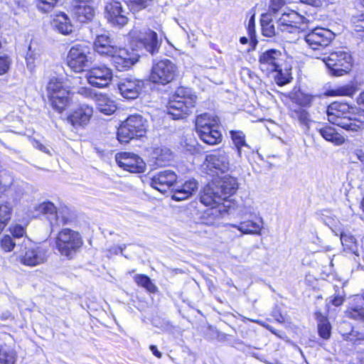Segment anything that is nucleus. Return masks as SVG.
Returning <instances> with one entry per match:
<instances>
[{
  "label": "nucleus",
  "mask_w": 364,
  "mask_h": 364,
  "mask_svg": "<svg viewBox=\"0 0 364 364\" xmlns=\"http://www.w3.org/2000/svg\"><path fill=\"white\" fill-rule=\"evenodd\" d=\"M315 318L317 321L318 335L323 339L328 340L331 334V326L328 318L319 311L315 313Z\"/></svg>",
  "instance_id": "473e14b6"
},
{
  "label": "nucleus",
  "mask_w": 364,
  "mask_h": 364,
  "mask_svg": "<svg viewBox=\"0 0 364 364\" xmlns=\"http://www.w3.org/2000/svg\"><path fill=\"white\" fill-rule=\"evenodd\" d=\"M150 350L152 352V353L156 356L157 358H161L162 354L157 349V347L156 346L151 345L149 347Z\"/></svg>",
  "instance_id": "0e129e2a"
},
{
  "label": "nucleus",
  "mask_w": 364,
  "mask_h": 364,
  "mask_svg": "<svg viewBox=\"0 0 364 364\" xmlns=\"http://www.w3.org/2000/svg\"><path fill=\"white\" fill-rule=\"evenodd\" d=\"M333 38L334 34L330 30L318 27L308 33L304 40L311 49L317 50L328 46Z\"/></svg>",
  "instance_id": "ddd939ff"
},
{
  "label": "nucleus",
  "mask_w": 364,
  "mask_h": 364,
  "mask_svg": "<svg viewBox=\"0 0 364 364\" xmlns=\"http://www.w3.org/2000/svg\"><path fill=\"white\" fill-rule=\"evenodd\" d=\"M345 314L348 318L364 322V307L361 306H350Z\"/></svg>",
  "instance_id": "a19ab883"
},
{
  "label": "nucleus",
  "mask_w": 364,
  "mask_h": 364,
  "mask_svg": "<svg viewBox=\"0 0 364 364\" xmlns=\"http://www.w3.org/2000/svg\"><path fill=\"white\" fill-rule=\"evenodd\" d=\"M357 159L364 164V151L362 150H357L355 153Z\"/></svg>",
  "instance_id": "338daca9"
},
{
  "label": "nucleus",
  "mask_w": 364,
  "mask_h": 364,
  "mask_svg": "<svg viewBox=\"0 0 364 364\" xmlns=\"http://www.w3.org/2000/svg\"><path fill=\"white\" fill-rule=\"evenodd\" d=\"M11 63V60L7 55L0 56V75L8 72Z\"/></svg>",
  "instance_id": "864d4df0"
},
{
  "label": "nucleus",
  "mask_w": 364,
  "mask_h": 364,
  "mask_svg": "<svg viewBox=\"0 0 364 364\" xmlns=\"http://www.w3.org/2000/svg\"><path fill=\"white\" fill-rule=\"evenodd\" d=\"M355 92V90L351 85H345L340 87L331 91V95L338 96H352Z\"/></svg>",
  "instance_id": "8fccbe9b"
},
{
  "label": "nucleus",
  "mask_w": 364,
  "mask_h": 364,
  "mask_svg": "<svg viewBox=\"0 0 364 364\" xmlns=\"http://www.w3.org/2000/svg\"><path fill=\"white\" fill-rule=\"evenodd\" d=\"M153 0H132L133 6H135L136 9H141L149 6Z\"/></svg>",
  "instance_id": "13d9d810"
},
{
  "label": "nucleus",
  "mask_w": 364,
  "mask_h": 364,
  "mask_svg": "<svg viewBox=\"0 0 364 364\" xmlns=\"http://www.w3.org/2000/svg\"><path fill=\"white\" fill-rule=\"evenodd\" d=\"M292 116L296 119L301 125L304 126L306 129H309L311 120L309 118V114L305 110L302 109L295 110Z\"/></svg>",
  "instance_id": "c03bdc74"
},
{
  "label": "nucleus",
  "mask_w": 364,
  "mask_h": 364,
  "mask_svg": "<svg viewBox=\"0 0 364 364\" xmlns=\"http://www.w3.org/2000/svg\"><path fill=\"white\" fill-rule=\"evenodd\" d=\"M177 180L176 173L170 170H165L155 175L151 182V186L161 193L166 192Z\"/></svg>",
  "instance_id": "4be33fe9"
},
{
  "label": "nucleus",
  "mask_w": 364,
  "mask_h": 364,
  "mask_svg": "<svg viewBox=\"0 0 364 364\" xmlns=\"http://www.w3.org/2000/svg\"><path fill=\"white\" fill-rule=\"evenodd\" d=\"M287 0H271L269 6V12H272L274 14L276 13L286 4Z\"/></svg>",
  "instance_id": "5fc2aeb1"
},
{
  "label": "nucleus",
  "mask_w": 364,
  "mask_h": 364,
  "mask_svg": "<svg viewBox=\"0 0 364 364\" xmlns=\"http://www.w3.org/2000/svg\"><path fill=\"white\" fill-rule=\"evenodd\" d=\"M218 127L219 126H214L209 127L208 130L198 132L200 139L209 145L219 144L222 140V134L218 130Z\"/></svg>",
  "instance_id": "2f4dec72"
},
{
  "label": "nucleus",
  "mask_w": 364,
  "mask_h": 364,
  "mask_svg": "<svg viewBox=\"0 0 364 364\" xmlns=\"http://www.w3.org/2000/svg\"><path fill=\"white\" fill-rule=\"evenodd\" d=\"M197 102V96L188 87H180L169 97L167 113L174 119H183L193 112Z\"/></svg>",
  "instance_id": "f03ea898"
},
{
  "label": "nucleus",
  "mask_w": 364,
  "mask_h": 364,
  "mask_svg": "<svg viewBox=\"0 0 364 364\" xmlns=\"http://www.w3.org/2000/svg\"><path fill=\"white\" fill-rule=\"evenodd\" d=\"M95 102L97 109L104 114L111 115L117 109L115 102L106 95L100 93L98 95H95Z\"/></svg>",
  "instance_id": "c85d7f7f"
},
{
  "label": "nucleus",
  "mask_w": 364,
  "mask_h": 364,
  "mask_svg": "<svg viewBox=\"0 0 364 364\" xmlns=\"http://www.w3.org/2000/svg\"><path fill=\"white\" fill-rule=\"evenodd\" d=\"M47 92L52 107L61 112L68 104V87L58 78L52 77L48 83Z\"/></svg>",
  "instance_id": "1a4fd4ad"
},
{
  "label": "nucleus",
  "mask_w": 364,
  "mask_h": 364,
  "mask_svg": "<svg viewBox=\"0 0 364 364\" xmlns=\"http://www.w3.org/2000/svg\"><path fill=\"white\" fill-rule=\"evenodd\" d=\"M343 301H344L343 296H342L341 295H336V296H334L333 299H332L331 303L333 305H334L336 306H339L343 303Z\"/></svg>",
  "instance_id": "680f3d73"
},
{
  "label": "nucleus",
  "mask_w": 364,
  "mask_h": 364,
  "mask_svg": "<svg viewBox=\"0 0 364 364\" xmlns=\"http://www.w3.org/2000/svg\"><path fill=\"white\" fill-rule=\"evenodd\" d=\"M322 60L328 68L329 73L336 77L348 73L353 65L351 55L344 50L333 52Z\"/></svg>",
  "instance_id": "6e6552de"
},
{
  "label": "nucleus",
  "mask_w": 364,
  "mask_h": 364,
  "mask_svg": "<svg viewBox=\"0 0 364 364\" xmlns=\"http://www.w3.org/2000/svg\"><path fill=\"white\" fill-rule=\"evenodd\" d=\"M177 73L176 64L170 60L164 59L153 64L149 80L154 83L166 85L174 80Z\"/></svg>",
  "instance_id": "9d476101"
},
{
  "label": "nucleus",
  "mask_w": 364,
  "mask_h": 364,
  "mask_svg": "<svg viewBox=\"0 0 364 364\" xmlns=\"http://www.w3.org/2000/svg\"><path fill=\"white\" fill-rule=\"evenodd\" d=\"M72 13L76 21L86 23L92 20L95 11L90 2L77 0L73 4Z\"/></svg>",
  "instance_id": "412c9836"
},
{
  "label": "nucleus",
  "mask_w": 364,
  "mask_h": 364,
  "mask_svg": "<svg viewBox=\"0 0 364 364\" xmlns=\"http://www.w3.org/2000/svg\"><path fill=\"white\" fill-rule=\"evenodd\" d=\"M352 23L356 33L364 32V15L354 16L352 19Z\"/></svg>",
  "instance_id": "3c124183"
},
{
  "label": "nucleus",
  "mask_w": 364,
  "mask_h": 364,
  "mask_svg": "<svg viewBox=\"0 0 364 364\" xmlns=\"http://www.w3.org/2000/svg\"><path fill=\"white\" fill-rule=\"evenodd\" d=\"M94 48L100 55L111 57L117 51V47L112 45L110 38L105 34L97 36L94 42Z\"/></svg>",
  "instance_id": "a878e982"
},
{
  "label": "nucleus",
  "mask_w": 364,
  "mask_h": 364,
  "mask_svg": "<svg viewBox=\"0 0 364 364\" xmlns=\"http://www.w3.org/2000/svg\"><path fill=\"white\" fill-rule=\"evenodd\" d=\"M48 250L42 245L23 239L20 250L16 252L18 260L23 265L35 267L44 263L48 258Z\"/></svg>",
  "instance_id": "39448f33"
},
{
  "label": "nucleus",
  "mask_w": 364,
  "mask_h": 364,
  "mask_svg": "<svg viewBox=\"0 0 364 364\" xmlns=\"http://www.w3.org/2000/svg\"><path fill=\"white\" fill-rule=\"evenodd\" d=\"M91 48L85 43L73 46L67 56V64L75 73H81L92 63Z\"/></svg>",
  "instance_id": "423d86ee"
},
{
  "label": "nucleus",
  "mask_w": 364,
  "mask_h": 364,
  "mask_svg": "<svg viewBox=\"0 0 364 364\" xmlns=\"http://www.w3.org/2000/svg\"><path fill=\"white\" fill-rule=\"evenodd\" d=\"M58 0H37L36 6L43 13H48L53 10Z\"/></svg>",
  "instance_id": "a18cd8bd"
},
{
  "label": "nucleus",
  "mask_w": 364,
  "mask_h": 364,
  "mask_svg": "<svg viewBox=\"0 0 364 364\" xmlns=\"http://www.w3.org/2000/svg\"><path fill=\"white\" fill-rule=\"evenodd\" d=\"M16 245L20 247L21 245H17L14 239L10 235H6L1 240V247L5 252H11Z\"/></svg>",
  "instance_id": "49530a36"
},
{
  "label": "nucleus",
  "mask_w": 364,
  "mask_h": 364,
  "mask_svg": "<svg viewBox=\"0 0 364 364\" xmlns=\"http://www.w3.org/2000/svg\"><path fill=\"white\" fill-rule=\"evenodd\" d=\"M283 60L282 53L276 49H270L262 53L259 58L260 70L269 74L281 67Z\"/></svg>",
  "instance_id": "dca6fc26"
},
{
  "label": "nucleus",
  "mask_w": 364,
  "mask_h": 364,
  "mask_svg": "<svg viewBox=\"0 0 364 364\" xmlns=\"http://www.w3.org/2000/svg\"><path fill=\"white\" fill-rule=\"evenodd\" d=\"M154 155L156 164L159 166H164L166 162L171 159V153L167 148H157L154 151Z\"/></svg>",
  "instance_id": "ea45409f"
},
{
  "label": "nucleus",
  "mask_w": 364,
  "mask_h": 364,
  "mask_svg": "<svg viewBox=\"0 0 364 364\" xmlns=\"http://www.w3.org/2000/svg\"><path fill=\"white\" fill-rule=\"evenodd\" d=\"M134 282L140 287H144L151 293L157 291L156 286L152 282L151 279L144 274H136L134 277Z\"/></svg>",
  "instance_id": "4c0bfd02"
},
{
  "label": "nucleus",
  "mask_w": 364,
  "mask_h": 364,
  "mask_svg": "<svg viewBox=\"0 0 364 364\" xmlns=\"http://www.w3.org/2000/svg\"><path fill=\"white\" fill-rule=\"evenodd\" d=\"M341 241L344 251L350 252L357 257L359 256L358 245L353 236L342 233L341 235Z\"/></svg>",
  "instance_id": "c9c22d12"
},
{
  "label": "nucleus",
  "mask_w": 364,
  "mask_h": 364,
  "mask_svg": "<svg viewBox=\"0 0 364 364\" xmlns=\"http://www.w3.org/2000/svg\"><path fill=\"white\" fill-rule=\"evenodd\" d=\"M59 220H58V223H55V220H53V228L54 227H58L60 225H65L68 223V218L65 216H60L58 215Z\"/></svg>",
  "instance_id": "e2e57ef3"
},
{
  "label": "nucleus",
  "mask_w": 364,
  "mask_h": 364,
  "mask_svg": "<svg viewBox=\"0 0 364 364\" xmlns=\"http://www.w3.org/2000/svg\"><path fill=\"white\" fill-rule=\"evenodd\" d=\"M11 182L12 178L8 173L4 170L0 171V186L6 187L9 186Z\"/></svg>",
  "instance_id": "6e6d98bb"
},
{
  "label": "nucleus",
  "mask_w": 364,
  "mask_h": 364,
  "mask_svg": "<svg viewBox=\"0 0 364 364\" xmlns=\"http://www.w3.org/2000/svg\"><path fill=\"white\" fill-rule=\"evenodd\" d=\"M231 138L237 152L238 157L247 158L250 151V146L245 142V136L242 132H230Z\"/></svg>",
  "instance_id": "cd10ccee"
},
{
  "label": "nucleus",
  "mask_w": 364,
  "mask_h": 364,
  "mask_svg": "<svg viewBox=\"0 0 364 364\" xmlns=\"http://www.w3.org/2000/svg\"><path fill=\"white\" fill-rule=\"evenodd\" d=\"M263 219L259 217L257 220H246L238 224H229L230 227L237 229L243 235H261L263 229Z\"/></svg>",
  "instance_id": "b1692460"
},
{
  "label": "nucleus",
  "mask_w": 364,
  "mask_h": 364,
  "mask_svg": "<svg viewBox=\"0 0 364 364\" xmlns=\"http://www.w3.org/2000/svg\"><path fill=\"white\" fill-rule=\"evenodd\" d=\"M218 191L220 192L224 201L232 196L238 188L237 179L234 177L227 176L220 179L216 183Z\"/></svg>",
  "instance_id": "393cba45"
},
{
  "label": "nucleus",
  "mask_w": 364,
  "mask_h": 364,
  "mask_svg": "<svg viewBox=\"0 0 364 364\" xmlns=\"http://www.w3.org/2000/svg\"><path fill=\"white\" fill-rule=\"evenodd\" d=\"M15 354L13 351L0 349V364H14Z\"/></svg>",
  "instance_id": "09e8293b"
},
{
  "label": "nucleus",
  "mask_w": 364,
  "mask_h": 364,
  "mask_svg": "<svg viewBox=\"0 0 364 364\" xmlns=\"http://www.w3.org/2000/svg\"><path fill=\"white\" fill-rule=\"evenodd\" d=\"M38 58V53L32 50L31 46H28V50L26 55L27 68L30 71L34 70L36 66V61Z\"/></svg>",
  "instance_id": "37998d69"
},
{
  "label": "nucleus",
  "mask_w": 364,
  "mask_h": 364,
  "mask_svg": "<svg viewBox=\"0 0 364 364\" xmlns=\"http://www.w3.org/2000/svg\"><path fill=\"white\" fill-rule=\"evenodd\" d=\"M200 200L205 205L210 207L224 203L223 196L218 191L215 182L213 181L204 187Z\"/></svg>",
  "instance_id": "5701e85b"
},
{
  "label": "nucleus",
  "mask_w": 364,
  "mask_h": 364,
  "mask_svg": "<svg viewBox=\"0 0 364 364\" xmlns=\"http://www.w3.org/2000/svg\"><path fill=\"white\" fill-rule=\"evenodd\" d=\"M274 72H276L274 80L278 85H284L289 83L292 78L289 69H282L279 68L278 70H274Z\"/></svg>",
  "instance_id": "58836bf2"
},
{
  "label": "nucleus",
  "mask_w": 364,
  "mask_h": 364,
  "mask_svg": "<svg viewBox=\"0 0 364 364\" xmlns=\"http://www.w3.org/2000/svg\"><path fill=\"white\" fill-rule=\"evenodd\" d=\"M130 36L132 38L139 41L144 49L151 55L159 52L161 42L158 39V35L155 31L149 28L143 31H132L130 32Z\"/></svg>",
  "instance_id": "2eb2a0df"
},
{
  "label": "nucleus",
  "mask_w": 364,
  "mask_h": 364,
  "mask_svg": "<svg viewBox=\"0 0 364 364\" xmlns=\"http://www.w3.org/2000/svg\"><path fill=\"white\" fill-rule=\"evenodd\" d=\"M93 115V108L87 104H82L70 111L67 122L74 130L85 129L90 123Z\"/></svg>",
  "instance_id": "f8f14e48"
},
{
  "label": "nucleus",
  "mask_w": 364,
  "mask_h": 364,
  "mask_svg": "<svg viewBox=\"0 0 364 364\" xmlns=\"http://www.w3.org/2000/svg\"><path fill=\"white\" fill-rule=\"evenodd\" d=\"M51 24L55 30L62 34L68 35L71 33L73 31V26L71 23L70 19L64 12L55 14L53 15Z\"/></svg>",
  "instance_id": "bb28decb"
},
{
  "label": "nucleus",
  "mask_w": 364,
  "mask_h": 364,
  "mask_svg": "<svg viewBox=\"0 0 364 364\" xmlns=\"http://www.w3.org/2000/svg\"><path fill=\"white\" fill-rule=\"evenodd\" d=\"M326 113L330 123L349 132H358L364 129V120L357 118L346 103L334 102L328 107Z\"/></svg>",
  "instance_id": "f257e3e1"
},
{
  "label": "nucleus",
  "mask_w": 364,
  "mask_h": 364,
  "mask_svg": "<svg viewBox=\"0 0 364 364\" xmlns=\"http://www.w3.org/2000/svg\"><path fill=\"white\" fill-rule=\"evenodd\" d=\"M11 208L7 204L0 205V233L11 218Z\"/></svg>",
  "instance_id": "79ce46f5"
},
{
  "label": "nucleus",
  "mask_w": 364,
  "mask_h": 364,
  "mask_svg": "<svg viewBox=\"0 0 364 364\" xmlns=\"http://www.w3.org/2000/svg\"><path fill=\"white\" fill-rule=\"evenodd\" d=\"M115 161L120 168L131 173H142L145 170L144 161L133 153H118L115 156Z\"/></svg>",
  "instance_id": "4468645a"
},
{
  "label": "nucleus",
  "mask_w": 364,
  "mask_h": 364,
  "mask_svg": "<svg viewBox=\"0 0 364 364\" xmlns=\"http://www.w3.org/2000/svg\"><path fill=\"white\" fill-rule=\"evenodd\" d=\"M349 340L354 343L364 341V333H360L356 331H352L349 336Z\"/></svg>",
  "instance_id": "bf43d9fd"
},
{
  "label": "nucleus",
  "mask_w": 364,
  "mask_h": 364,
  "mask_svg": "<svg viewBox=\"0 0 364 364\" xmlns=\"http://www.w3.org/2000/svg\"><path fill=\"white\" fill-rule=\"evenodd\" d=\"M82 245L80 234L69 228L60 231L56 238V247L61 255L70 259Z\"/></svg>",
  "instance_id": "0eeeda50"
},
{
  "label": "nucleus",
  "mask_w": 364,
  "mask_h": 364,
  "mask_svg": "<svg viewBox=\"0 0 364 364\" xmlns=\"http://www.w3.org/2000/svg\"><path fill=\"white\" fill-rule=\"evenodd\" d=\"M190 196L187 194H185V193L181 190V188H176L172 195V198L175 200L180 201L185 199H187Z\"/></svg>",
  "instance_id": "4d7b16f0"
},
{
  "label": "nucleus",
  "mask_w": 364,
  "mask_h": 364,
  "mask_svg": "<svg viewBox=\"0 0 364 364\" xmlns=\"http://www.w3.org/2000/svg\"><path fill=\"white\" fill-rule=\"evenodd\" d=\"M301 2L312 5L314 6H319L321 5L320 0H300Z\"/></svg>",
  "instance_id": "69168bd1"
},
{
  "label": "nucleus",
  "mask_w": 364,
  "mask_h": 364,
  "mask_svg": "<svg viewBox=\"0 0 364 364\" xmlns=\"http://www.w3.org/2000/svg\"><path fill=\"white\" fill-rule=\"evenodd\" d=\"M143 85L144 82L141 80L129 77L121 80L118 87L123 97L128 100H134L139 96Z\"/></svg>",
  "instance_id": "aec40b11"
},
{
  "label": "nucleus",
  "mask_w": 364,
  "mask_h": 364,
  "mask_svg": "<svg viewBox=\"0 0 364 364\" xmlns=\"http://www.w3.org/2000/svg\"><path fill=\"white\" fill-rule=\"evenodd\" d=\"M227 207L228 205H225V203L211 206L206 213L209 218V220L207 223L210 225L216 224L217 220L223 218L228 213Z\"/></svg>",
  "instance_id": "f704fd0d"
},
{
  "label": "nucleus",
  "mask_w": 364,
  "mask_h": 364,
  "mask_svg": "<svg viewBox=\"0 0 364 364\" xmlns=\"http://www.w3.org/2000/svg\"><path fill=\"white\" fill-rule=\"evenodd\" d=\"M185 194L189 196H192L198 189V183L194 179L186 181L181 187H179Z\"/></svg>",
  "instance_id": "de8ad7c7"
},
{
  "label": "nucleus",
  "mask_w": 364,
  "mask_h": 364,
  "mask_svg": "<svg viewBox=\"0 0 364 364\" xmlns=\"http://www.w3.org/2000/svg\"><path fill=\"white\" fill-rule=\"evenodd\" d=\"M88 83L98 88L107 87L112 79V70L106 66H97L89 70L86 73Z\"/></svg>",
  "instance_id": "f3484780"
},
{
  "label": "nucleus",
  "mask_w": 364,
  "mask_h": 364,
  "mask_svg": "<svg viewBox=\"0 0 364 364\" xmlns=\"http://www.w3.org/2000/svg\"><path fill=\"white\" fill-rule=\"evenodd\" d=\"M36 210L47 216L50 225L52 229H53V220H55V223H58V220H59L55 205L50 201H45L38 205L36 208Z\"/></svg>",
  "instance_id": "7c9ffc66"
},
{
  "label": "nucleus",
  "mask_w": 364,
  "mask_h": 364,
  "mask_svg": "<svg viewBox=\"0 0 364 364\" xmlns=\"http://www.w3.org/2000/svg\"><path fill=\"white\" fill-rule=\"evenodd\" d=\"M219 119L217 116L204 113L197 116L196 119V128L197 132L208 130L209 127L219 126Z\"/></svg>",
  "instance_id": "c756f323"
},
{
  "label": "nucleus",
  "mask_w": 364,
  "mask_h": 364,
  "mask_svg": "<svg viewBox=\"0 0 364 364\" xmlns=\"http://www.w3.org/2000/svg\"><path fill=\"white\" fill-rule=\"evenodd\" d=\"M307 22L304 16L293 10L284 12L277 18L278 31H281L282 36L289 41L297 38L300 32L307 27Z\"/></svg>",
  "instance_id": "7ed1b4c3"
},
{
  "label": "nucleus",
  "mask_w": 364,
  "mask_h": 364,
  "mask_svg": "<svg viewBox=\"0 0 364 364\" xmlns=\"http://www.w3.org/2000/svg\"><path fill=\"white\" fill-rule=\"evenodd\" d=\"M10 232L13 238L15 240L23 237L26 234L24 228L20 225H15L14 226L11 227Z\"/></svg>",
  "instance_id": "603ef678"
},
{
  "label": "nucleus",
  "mask_w": 364,
  "mask_h": 364,
  "mask_svg": "<svg viewBox=\"0 0 364 364\" xmlns=\"http://www.w3.org/2000/svg\"><path fill=\"white\" fill-rule=\"evenodd\" d=\"M147 121L140 114L129 116L117 130V139L121 143H128L132 139L142 137L147 129Z\"/></svg>",
  "instance_id": "20e7f679"
},
{
  "label": "nucleus",
  "mask_w": 364,
  "mask_h": 364,
  "mask_svg": "<svg viewBox=\"0 0 364 364\" xmlns=\"http://www.w3.org/2000/svg\"><path fill=\"white\" fill-rule=\"evenodd\" d=\"M78 93L81 95L84 96L87 98H95V95H97V94H95L92 89L88 87H81L78 90Z\"/></svg>",
  "instance_id": "052dcab7"
},
{
  "label": "nucleus",
  "mask_w": 364,
  "mask_h": 364,
  "mask_svg": "<svg viewBox=\"0 0 364 364\" xmlns=\"http://www.w3.org/2000/svg\"><path fill=\"white\" fill-rule=\"evenodd\" d=\"M204 165L208 174L214 176L231 170L229 153L225 149H218L206 155Z\"/></svg>",
  "instance_id": "9b49d317"
},
{
  "label": "nucleus",
  "mask_w": 364,
  "mask_h": 364,
  "mask_svg": "<svg viewBox=\"0 0 364 364\" xmlns=\"http://www.w3.org/2000/svg\"><path fill=\"white\" fill-rule=\"evenodd\" d=\"M107 18L114 26H123L128 22L127 12L122 8L121 3L112 1L105 6Z\"/></svg>",
  "instance_id": "6ab92c4d"
},
{
  "label": "nucleus",
  "mask_w": 364,
  "mask_h": 364,
  "mask_svg": "<svg viewBox=\"0 0 364 364\" xmlns=\"http://www.w3.org/2000/svg\"><path fill=\"white\" fill-rule=\"evenodd\" d=\"M36 148H38L39 150H41L45 153H49L48 149L44 145H43L42 144H41L39 142H36Z\"/></svg>",
  "instance_id": "774afa93"
},
{
  "label": "nucleus",
  "mask_w": 364,
  "mask_h": 364,
  "mask_svg": "<svg viewBox=\"0 0 364 364\" xmlns=\"http://www.w3.org/2000/svg\"><path fill=\"white\" fill-rule=\"evenodd\" d=\"M112 55V60L119 71L132 68L139 60V55L133 50L117 48L115 53Z\"/></svg>",
  "instance_id": "a211bd4d"
},
{
  "label": "nucleus",
  "mask_w": 364,
  "mask_h": 364,
  "mask_svg": "<svg viewBox=\"0 0 364 364\" xmlns=\"http://www.w3.org/2000/svg\"><path fill=\"white\" fill-rule=\"evenodd\" d=\"M269 14L262 16L261 19V26L262 34L267 37H272L277 34H279L281 31H276L274 24L272 23V18H269Z\"/></svg>",
  "instance_id": "e433bc0d"
},
{
  "label": "nucleus",
  "mask_w": 364,
  "mask_h": 364,
  "mask_svg": "<svg viewBox=\"0 0 364 364\" xmlns=\"http://www.w3.org/2000/svg\"><path fill=\"white\" fill-rule=\"evenodd\" d=\"M319 134L326 141H331L336 145H341L345 142V138L336 132L331 127H325L318 129Z\"/></svg>",
  "instance_id": "72a5a7b5"
}]
</instances>
